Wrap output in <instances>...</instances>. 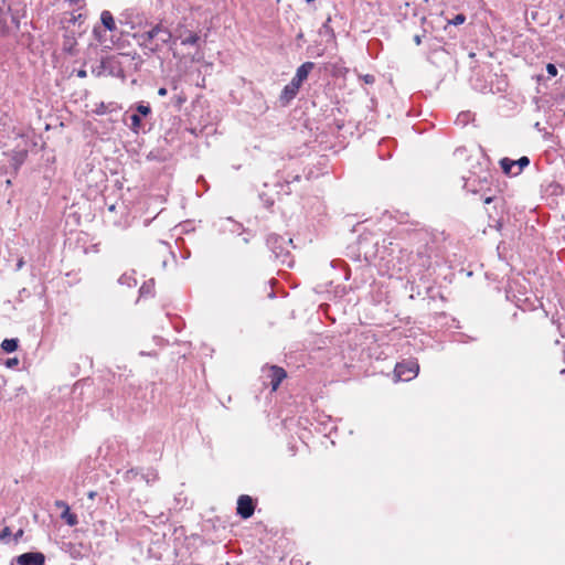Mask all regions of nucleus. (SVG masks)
Listing matches in <instances>:
<instances>
[{
    "mask_svg": "<svg viewBox=\"0 0 565 565\" xmlns=\"http://www.w3.org/2000/svg\"><path fill=\"white\" fill-rule=\"evenodd\" d=\"M154 289V280L149 279L148 281H145L143 285L139 289L140 297H149L153 295Z\"/></svg>",
    "mask_w": 565,
    "mask_h": 565,
    "instance_id": "obj_15",
    "label": "nucleus"
},
{
    "mask_svg": "<svg viewBox=\"0 0 565 565\" xmlns=\"http://www.w3.org/2000/svg\"><path fill=\"white\" fill-rule=\"evenodd\" d=\"M21 14L19 11H13L9 6L0 7V32L3 35H9L20 29Z\"/></svg>",
    "mask_w": 565,
    "mask_h": 565,
    "instance_id": "obj_1",
    "label": "nucleus"
},
{
    "mask_svg": "<svg viewBox=\"0 0 565 565\" xmlns=\"http://www.w3.org/2000/svg\"><path fill=\"white\" fill-rule=\"evenodd\" d=\"M270 372H271L270 385H271L273 391H276L287 374L284 369L278 367V366H271Z\"/></svg>",
    "mask_w": 565,
    "mask_h": 565,
    "instance_id": "obj_11",
    "label": "nucleus"
},
{
    "mask_svg": "<svg viewBox=\"0 0 565 565\" xmlns=\"http://www.w3.org/2000/svg\"><path fill=\"white\" fill-rule=\"evenodd\" d=\"M255 505L249 495L243 494L237 500V514L248 519L254 514Z\"/></svg>",
    "mask_w": 565,
    "mask_h": 565,
    "instance_id": "obj_6",
    "label": "nucleus"
},
{
    "mask_svg": "<svg viewBox=\"0 0 565 565\" xmlns=\"http://www.w3.org/2000/svg\"><path fill=\"white\" fill-rule=\"evenodd\" d=\"M153 31L156 33L154 41L161 45L170 44V49L175 44V36L168 28H166L161 22L154 24Z\"/></svg>",
    "mask_w": 565,
    "mask_h": 565,
    "instance_id": "obj_5",
    "label": "nucleus"
},
{
    "mask_svg": "<svg viewBox=\"0 0 565 565\" xmlns=\"http://www.w3.org/2000/svg\"><path fill=\"white\" fill-rule=\"evenodd\" d=\"M130 120H131V125H130L131 130H134L135 132H138L139 129L141 128L140 116L138 114H132L130 116Z\"/></svg>",
    "mask_w": 565,
    "mask_h": 565,
    "instance_id": "obj_20",
    "label": "nucleus"
},
{
    "mask_svg": "<svg viewBox=\"0 0 565 565\" xmlns=\"http://www.w3.org/2000/svg\"><path fill=\"white\" fill-rule=\"evenodd\" d=\"M365 81H366V83H371V82H373V76H371V75H366V76H365Z\"/></svg>",
    "mask_w": 565,
    "mask_h": 565,
    "instance_id": "obj_37",
    "label": "nucleus"
},
{
    "mask_svg": "<svg viewBox=\"0 0 565 565\" xmlns=\"http://www.w3.org/2000/svg\"><path fill=\"white\" fill-rule=\"evenodd\" d=\"M137 113L138 115L147 116L151 113V109L148 105L139 104L137 106Z\"/></svg>",
    "mask_w": 565,
    "mask_h": 565,
    "instance_id": "obj_25",
    "label": "nucleus"
},
{
    "mask_svg": "<svg viewBox=\"0 0 565 565\" xmlns=\"http://www.w3.org/2000/svg\"><path fill=\"white\" fill-rule=\"evenodd\" d=\"M200 57H196L195 55L192 57V61H199Z\"/></svg>",
    "mask_w": 565,
    "mask_h": 565,
    "instance_id": "obj_43",
    "label": "nucleus"
},
{
    "mask_svg": "<svg viewBox=\"0 0 565 565\" xmlns=\"http://www.w3.org/2000/svg\"><path fill=\"white\" fill-rule=\"evenodd\" d=\"M93 35L97 40V42L103 45L105 49H111L114 42L110 41V43H107V38L105 35V32L100 29V26L95 25L93 29Z\"/></svg>",
    "mask_w": 565,
    "mask_h": 565,
    "instance_id": "obj_12",
    "label": "nucleus"
},
{
    "mask_svg": "<svg viewBox=\"0 0 565 565\" xmlns=\"http://www.w3.org/2000/svg\"><path fill=\"white\" fill-rule=\"evenodd\" d=\"M466 15L462 13L457 14L454 19L448 21V24L445 26V30H447L448 25H460L465 23Z\"/></svg>",
    "mask_w": 565,
    "mask_h": 565,
    "instance_id": "obj_22",
    "label": "nucleus"
},
{
    "mask_svg": "<svg viewBox=\"0 0 565 565\" xmlns=\"http://www.w3.org/2000/svg\"><path fill=\"white\" fill-rule=\"evenodd\" d=\"M79 18H82V14H78V17H74L73 20H78Z\"/></svg>",
    "mask_w": 565,
    "mask_h": 565,
    "instance_id": "obj_42",
    "label": "nucleus"
},
{
    "mask_svg": "<svg viewBox=\"0 0 565 565\" xmlns=\"http://www.w3.org/2000/svg\"><path fill=\"white\" fill-rule=\"evenodd\" d=\"M419 364L416 360H406L397 363L394 375L397 381H411L418 375Z\"/></svg>",
    "mask_w": 565,
    "mask_h": 565,
    "instance_id": "obj_2",
    "label": "nucleus"
},
{
    "mask_svg": "<svg viewBox=\"0 0 565 565\" xmlns=\"http://www.w3.org/2000/svg\"><path fill=\"white\" fill-rule=\"evenodd\" d=\"M61 518L70 526H74L78 523V519H77L76 514L71 513L68 505H65V510L62 512Z\"/></svg>",
    "mask_w": 565,
    "mask_h": 565,
    "instance_id": "obj_13",
    "label": "nucleus"
},
{
    "mask_svg": "<svg viewBox=\"0 0 565 565\" xmlns=\"http://www.w3.org/2000/svg\"><path fill=\"white\" fill-rule=\"evenodd\" d=\"M71 4L81 6L84 0H67Z\"/></svg>",
    "mask_w": 565,
    "mask_h": 565,
    "instance_id": "obj_34",
    "label": "nucleus"
},
{
    "mask_svg": "<svg viewBox=\"0 0 565 565\" xmlns=\"http://www.w3.org/2000/svg\"><path fill=\"white\" fill-rule=\"evenodd\" d=\"M135 38L138 39V43L143 49H148L151 53H157L160 51V44L154 41L156 33L153 28L148 31H145L140 34H136Z\"/></svg>",
    "mask_w": 565,
    "mask_h": 565,
    "instance_id": "obj_4",
    "label": "nucleus"
},
{
    "mask_svg": "<svg viewBox=\"0 0 565 565\" xmlns=\"http://www.w3.org/2000/svg\"><path fill=\"white\" fill-rule=\"evenodd\" d=\"M100 23L105 31L114 32L117 30L115 18L108 10H104L100 13Z\"/></svg>",
    "mask_w": 565,
    "mask_h": 565,
    "instance_id": "obj_10",
    "label": "nucleus"
},
{
    "mask_svg": "<svg viewBox=\"0 0 565 565\" xmlns=\"http://www.w3.org/2000/svg\"><path fill=\"white\" fill-rule=\"evenodd\" d=\"M169 255L171 256L172 262L174 264H177L178 263V257H180L182 260L188 259L190 257V250L189 249H182V248H179L177 250L170 249L169 250Z\"/></svg>",
    "mask_w": 565,
    "mask_h": 565,
    "instance_id": "obj_14",
    "label": "nucleus"
},
{
    "mask_svg": "<svg viewBox=\"0 0 565 565\" xmlns=\"http://www.w3.org/2000/svg\"><path fill=\"white\" fill-rule=\"evenodd\" d=\"M546 71H547L548 75L552 77L557 75V67L552 63H548L546 65Z\"/></svg>",
    "mask_w": 565,
    "mask_h": 565,
    "instance_id": "obj_26",
    "label": "nucleus"
},
{
    "mask_svg": "<svg viewBox=\"0 0 565 565\" xmlns=\"http://www.w3.org/2000/svg\"><path fill=\"white\" fill-rule=\"evenodd\" d=\"M76 75L79 77V78H85L87 76V72L85 70H78Z\"/></svg>",
    "mask_w": 565,
    "mask_h": 565,
    "instance_id": "obj_30",
    "label": "nucleus"
},
{
    "mask_svg": "<svg viewBox=\"0 0 565 565\" xmlns=\"http://www.w3.org/2000/svg\"><path fill=\"white\" fill-rule=\"evenodd\" d=\"M10 534H11L10 529H9V527H4V529L2 530V532L0 533V539H3V537H6V536H9Z\"/></svg>",
    "mask_w": 565,
    "mask_h": 565,
    "instance_id": "obj_28",
    "label": "nucleus"
},
{
    "mask_svg": "<svg viewBox=\"0 0 565 565\" xmlns=\"http://www.w3.org/2000/svg\"><path fill=\"white\" fill-rule=\"evenodd\" d=\"M530 164V159L527 157H521L519 160L514 161V167L518 166L519 169L513 174H519L523 168L527 167Z\"/></svg>",
    "mask_w": 565,
    "mask_h": 565,
    "instance_id": "obj_21",
    "label": "nucleus"
},
{
    "mask_svg": "<svg viewBox=\"0 0 565 565\" xmlns=\"http://www.w3.org/2000/svg\"><path fill=\"white\" fill-rule=\"evenodd\" d=\"M23 535V530H19L15 534H14V541H19Z\"/></svg>",
    "mask_w": 565,
    "mask_h": 565,
    "instance_id": "obj_32",
    "label": "nucleus"
},
{
    "mask_svg": "<svg viewBox=\"0 0 565 565\" xmlns=\"http://www.w3.org/2000/svg\"><path fill=\"white\" fill-rule=\"evenodd\" d=\"M1 349L7 353L14 352L18 349V339L3 340L1 343Z\"/></svg>",
    "mask_w": 565,
    "mask_h": 565,
    "instance_id": "obj_16",
    "label": "nucleus"
},
{
    "mask_svg": "<svg viewBox=\"0 0 565 565\" xmlns=\"http://www.w3.org/2000/svg\"><path fill=\"white\" fill-rule=\"evenodd\" d=\"M142 479L146 481V483L151 484L158 479V475L156 471H149L142 475Z\"/></svg>",
    "mask_w": 565,
    "mask_h": 565,
    "instance_id": "obj_23",
    "label": "nucleus"
},
{
    "mask_svg": "<svg viewBox=\"0 0 565 565\" xmlns=\"http://www.w3.org/2000/svg\"><path fill=\"white\" fill-rule=\"evenodd\" d=\"M175 42L180 40L182 45H192L200 47V35L198 32H193L185 28L184 24L178 23L174 29Z\"/></svg>",
    "mask_w": 565,
    "mask_h": 565,
    "instance_id": "obj_3",
    "label": "nucleus"
},
{
    "mask_svg": "<svg viewBox=\"0 0 565 565\" xmlns=\"http://www.w3.org/2000/svg\"><path fill=\"white\" fill-rule=\"evenodd\" d=\"M17 362H18V361L14 359V360H12V361H9V362H8V365H9V366H11L12 364H15Z\"/></svg>",
    "mask_w": 565,
    "mask_h": 565,
    "instance_id": "obj_39",
    "label": "nucleus"
},
{
    "mask_svg": "<svg viewBox=\"0 0 565 565\" xmlns=\"http://www.w3.org/2000/svg\"><path fill=\"white\" fill-rule=\"evenodd\" d=\"M269 243H274V244H279V245H284V244H291L292 243V239L291 238H288L287 241L285 239V237L280 236H273L270 237L269 239Z\"/></svg>",
    "mask_w": 565,
    "mask_h": 565,
    "instance_id": "obj_24",
    "label": "nucleus"
},
{
    "mask_svg": "<svg viewBox=\"0 0 565 565\" xmlns=\"http://www.w3.org/2000/svg\"><path fill=\"white\" fill-rule=\"evenodd\" d=\"M162 266H163V267H167V266H168V259H167V258H164V259H163V262H162Z\"/></svg>",
    "mask_w": 565,
    "mask_h": 565,
    "instance_id": "obj_40",
    "label": "nucleus"
},
{
    "mask_svg": "<svg viewBox=\"0 0 565 565\" xmlns=\"http://www.w3.org/2000/svg\"><path fill=\"white\" fill-rule=\"evenodd\" d=\"M301 84L297 83L296 79H291V82L286 85L281 92L280 100L284 104H288L291 99H294L300 88Z\"/></svg>",
    "mask_w": 565,
    "mask_h": 565,
    "instance_id": "obj_8",
    "label": "nucleus"
},
{
    "mask_svg": "<svg viewBox=\"0 0 565 565\" xmlns=\"http://www.w3.org/2000/svg\"><path fill=\"white\" fill-rule=\"evenodd\" d=\"M491 201H492V198H487V199L484 200V203H487V204H488V203H490Z\"/></svg>",
    "mask_w": 565,
    "mask_h": 565,
    "instance_id": "obj_41",
    "label": "nucleus"
},
{
    "mask_svg": "<svg viewBox=\"0 0 565 565\" xmlns=\"http://www.w3.org/2000/svg\"><path fill=\"white\" fill-rule=\"evenodd\" d=\"M330 21H331V18L329 17V18L327 19V21L322 24V26H321V29H320V33H322V32H326V33H332V30H330V28H329V23H330Z\"/></svg>",
    "mask_w": 565,
    "mask_h": 565,
    "instance_id": "obj_27",
    "label": "nucleus"
},
{
    "mask_svg": "<svg viewBox=\"0 0 565 565\" xmlns=\"http://www.w3.org/2000/svg\"><path fill=\"white\" fill-rule=\"evenodd\" d=\"M500 163H501V168L504 171V173H507V174H513L514 173V172H512V168L514 167V161L513 160L504 158V159L501 160Z\"/></svg>",
    "mask_w": 565,
    "mask_h": 565,
    "instance_id": "obj_19",
    "label": "nucleus"
},
{
    "mask_svg": "<svg viewBox=\"0 0 565 565\" xmlns=\"http://www.w3.org/2000/svg\"><path fill=\"white\" fill-rule=\"evenodd\" d=\"M119 284L127 285L128 287L136 286L137 281L132 275L124 274L118 279Z\"/></svg>",
    "mask_w": 565,
    "mask_h": 565,
    "instance_id": "obj_18",
    "label": "nucleus"
},
{
    "mask_svg": "<svg viewBox=\"0 0 565 565\" xmlns=\"http://www.w3.org/2000/svg\"><path fill=\"white\" fill-rule=\"evenodd\" d=\"M95 494H96L95 492L90 491V492L88 493V498H89V499H94Z\"/></svg>",
    "mask_w": 565,
    "mask_h": 565,
    "instance_id": "obj_38",
    "label": "nucleus"
},
{
    "mask_svg": "<svg viewBox=\"0 0 565 565\" xmlns=\"http://www.w3.org/2000/svg\"><path fill=\"white\" fill-rule=\"evenodd\" d=\"M75 44V41H68V42H65L64 44V49L67 50V51H71L73 45Z\"/></svg>",
    "mask_w": 565,
    "mask_h": 565,
    "instance_id": "obj_29",
    "label": "nucleus"
},
{
    "mask_svg": "<svg viewBox=\"0 0 565 565\" xmlns=\"http://www.w3.org/2000/svg\"><path fill=\"white\" fill-rule=\"evenodd\" d=\"M23 266V260L22 259H19L18 264H17V269H21V267Z\"/></svg>",
    "mask_w": 565,
    "mask_h": 565,
    "instance_id": "obj_36",
    "label": "nucleus"
},
{
    "mask_svg": "<svg viewBox=\"0 0 565 565\" xmlns=\"http://www.w3.org/2000/svg\"><path fill=\"white\" fill-rule=\"evenodd\" d=\"M167 93H168V90H167V88H164V87H161V88H159V90H158V94H159L160 96H166V95H167Z\"/></svg>",
    "mask_w": 565,
    "mask_h": 565,
    "instance_id": "obj_35",
    "label": "nucleus"
},
{
    "mask_svg": "<svg viewBox=\"0 0 565 565\" xmlns=\"http://www.w3.org/2000/svg\"><path fill=\"white\" fill-rule=\"evenodd\" d=\"M313 67H315V63H312V62H306V63L301 64L297 68L294 79H296L297 83H300L302 85V83L307 79L309 73L313 70Z\"/></svg>",
    "mask_w": 565,
    "mask_h": 565,
    "instance_id": "obj_9",
    "label": "nucleus"
},
{
    "mask_svg": "<svg viewBox=\"0 0 565 565\" xmlns=\"http://www.w3.org/2000/svg\"><path fill=\"white\" fill-rule=\"evenodd\" d=\"M18 565H44L45 556L40 552H28L17 557Z\"/></svg>",
    "mask_w": 565,
    "mask_h": 565,
    "instance_id": "obj_7",
    "label": "nucleus"
},
{
    "mask_svg": "<svg viewBox=\"0 0 565 565\" xmlns=\"http://www.w3.org/2000/svg\"><path fill=\"white\" fill-rule=\"evenodd\" d=\"M55 505H56L57 508L63 509V511H64V510H65V505H68V504H67L66 502H64V501H61V500H60V501H56V502H55Z\"/></svg>",
    "mask_w": 565,
    "mask_h": 565,
    "instance_id": "obj_31",
    "label": "nucleus"
},
{
    "mask_svg": "<svg viewBox=\"0 0 565 565\" xmlns=\"http://www.w3.org/2000/svg\"><path fill=\"white\" fill-rule=\"evenodd\" d=\"M275 258H279L281 264H287L288 266L292 265V260L290 259V253L288 249H280V253H274Z\"/></svg>",
    "mask_w": 565,
    "mask_h": 565,
    "instance_id": "obj_17",
    "label": "nucleus"
},
{
    "mask_svg": "<svg viewBox=\"0 0 565 565\" xmlns=\"http://www.w3.org/2000/svg\"><path fill=\"white\" fill-rule=\"evenodd\" d=\"M414 42L416 45H420L422 44V35L416 34L414 36Z\"/></svg>",
    "mask_w": 565,
    "mask_h": 565,
    "instance_id": "obj_33",
    "label": "nucleus"
}]
</instances>
